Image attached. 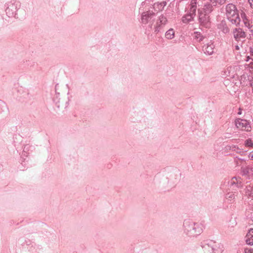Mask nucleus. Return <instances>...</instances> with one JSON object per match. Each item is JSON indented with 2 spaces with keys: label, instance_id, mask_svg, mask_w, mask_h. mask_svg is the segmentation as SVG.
Instances as JSON below:
<instances>
[{
  "label": "nucleus",
  "instance_id": "10",
  "mask_svg": "<svg viewBox=\"0 0 253 253\" xmlns=\"http://www.w3.org/2000/svg\"><path fill=\"white\" fill-rule=\"evenodd\" d=\"M233 36L236 41H239L241 39L245 38L246 34L242 29L235 28L233 30Z\"/></svg>",
  "mask_w": 253,
  "mask_h": 253
},
{
  "label": "nucleus",
  "instance_id": "3",
  "mask_svg": "<svg viewBox=\"0 0 253 253\" xmlns=\"http://www.w3.org/2000/svg\"><path fill=\"white\" fill-rule=\"evenodd\" d=\"M235 125L236 127L240 130L246 131H251L252 127L250 123L245 119H236L235 120Z\"/></svg>",
  "mask_w": 253,
  "mask_h": 253
},
{
  "label": "nucleus",
  "instance_id": "8",
  "mask_svg": "<svg viewBox=\"0 0 253 253\" xmlns=\"http://www.w3.org/2000/svg\"><path fill=\"white\" fill-rule=\"evenodd\" d=\"M229 189L230 190H236V188H239L242 187V183L240 180V178L237 177H232L231 180L229 181Z\"/></svg>",
  "mask_w": 253,
  "mask_h": 253
},
{
  "label": "nucleus",
  "instance_id": "28",
  "mask_svg": "<svg viewBox=\"0 0 253 253\" xmlns=\"http://www.w3.org/2000/svg\"><path fill=\"white\" fill-rule=\"evenodd\" d=\"M245 253H253V249L246 248L244 250Z\"/></svg>",
  "mask_w": 253,
  "mask_h": 253
},
{
  "label": "nucleus",
  "instance_id": "12",
  "mask_svg": "<svg viewBox=\"0 0 253 253\" xmlns=\"http://www.w3.org/2000/svg\"><path fill=\"white\" fill-rule=\"evenodd\" d=\"M245 241L247 245H253V228H251L245 237Z\"/></svg>",
  "mask_w": 253,
  "mask_h": 253
},
{
  "label": "nucleus",
  "instance_id": "13",
  "mask_svg": "<svg viewBox=\"0 0 253 253\" xmlns=\"http://www.w3.org/2000/svg\"><path fill=\"white\" fill-rule=\"evenodd\" d=\"M214 46L212 43L207 44L203 46V50L208 55H211L213 53Z\"/></svg>",
  "mask_w": 253,
  "mask_h": 253
},
{
  "label": "nucleus",
  "instance_id": "23",
  "mask_svg": "<svg viewBox=\"0 0 253 253\" xmlns=\"http://www.w3.org/2000/svg\"><path fill=\"white\" fill-rule=\"evenodd\" d=\"M194 37L199 42L203 41L204 39L203 36L200 33L198 32L194 33Z\"/></svg>",
  "mask_w": 253,
  "mask_h": 253
},
{
  "label": "nucleus",
  "instance_id": "4",
  "mask_svg": "<svg viewBox=\"0 0 253 253\" xmlns=\"http://www.w3.org/2000/svg\"><path fill=\"white\" fill-rule=\"evenodd\" d=\"M241 174L247 179L252 178L253 177V165L242 166L241 168Z\"/></svg>",
  "mask_w": 253,
  "mask_h": 253
},
{
  "label": "nucleus",
  "instance_id": "30",
  "mask_svg": "<svg viewBox=\"0 0 253 253\" xmlns=\"http://www.w3.org/2000/svg\"><path fill=\"white\" fill-rule=\"evenodd\" d=\"M151 0H145L144 1L142 2V5L143 6L145 4L150 3Z\"/></svg>",
  "mask_w": 253,
  "mask_h": 253
},
{
  "label": "nucleus",
  "instance_id": "31",
  "mask_svg": "<svg viewBox=\"0 0 253 253\" xmlns=\"http://www.w3.org/2000/svg\"><path fill=\"white\" fill-rule=\"evenodd\" d=\"M249 158L253 160V151L249 153Z\"/></svg>",
  "mask_w": 253,
  "mask_h": 253
},
{
  "label": "nucleus",
  "instance_id": "33",
  "mask_svg": "<svg viewBox=\"0 0 253 253\" xmlns=\"http://www.w3.org/2000/svg\"><path fill=\"white\" fill-rule=\"evenodd\" d=\"M8 10H9V8H8V7L6 9V14H7V13H8V12H7V11H8Z\"/></svg>",
  "mask_w": 253,
  "mask_h": 253
},
{
  "label": "nucleus",
  "instance_id": "24",
  "mask_svg": "<svg viewBox=\"0 0 253 253\" xmlns=\"http://www.w3.org/2000/svg\"><path fill=\"white\" fill-rule=\"evenodd\" d=\"M249 53L250 55L246 57V61H248L250 59H251L253 61V44L249 48Z\"/></svg>",
  "mask_w": 253,
  "mask_h": 253
},
{
  "label": "nucleus",
  "instance_id": "27",
  "mask_svg": "<svg viewBox=\"0 0 253 253\" xmlns=\"http://www.w3.org/2000/svg\"><path fill=\"white\" fill-rule=\"evenodd\" d=\"M152 17H141V22L144 24L148 23V21L151 19Z\"/></svg>",
  "mask_w": 253,
  "mask_h": 253
},
{
  "label": "nucleus",
  "instance_id": "18",
  "mask_svg": "<svg viewBox=\"0 0 253 253\" xmlns=\"http://www.w3.org/2000/svg\"><path fill=\"white\" fill-rule=\"evenodd\" d=\"M209 17H199V21L202 24L206 27H208L209 23Z\"/></svg>",
  "mask_w": 253,
  "mask_h": 253
},
{
  "label": "nucleus",
  "instance_id": "14",
  "mask_svg": "<svg viewBox=\"0 0 253 253\" xmlns=\"http://www.w3.org/2000/svg\"><path fill=\"white\" fill-rule=\"evenodd\" d=\"M218 29L224 34H227L229 32V29L226 25L224 20H221V22L218 24Z\"/></svg>",
  "mask_w": 253,
  "mask_h": 253
},
{
  "label": "nucleus",
  "instance_id": "7",
  "mask_svg": "<svg viewBox=\"0 0 253 253\" xmlns=\"http://www.w3.org/2000/svg\"><path fill=\"white\" fill-rule=\"evenodd\" d=\"M226 14L229 16H239V11L233 3H228L225 7Z\"/></svg>",
  "mask_w": 253,
  "mask_h": 253
},
{
  "label": "nucleus",
  "instance_id": "22",
  "mask_svg": "<svg viewBox=\"0 0 253 253\" xmlns=\"http://www.w3.org/2000/svg\"><path fill=\"white\" fill-rule=\"evenodd\" d=\"M248 78V80H249L250 84L252 87V90L253 89V77H251V79H250L249 77L247 75H243L241 76V81H242L243 79H246Z\"/></svg>",
  "mask_w": 253,
  "mask_h": 253
},
{
  "label": "nucleus",
  "instance_id": "2",
  "mask_svg": "<svg viewBox=\"0 0 253 253\" xmlns=\"http://www.w3.org/2000/svg\"><path fill=\"white\" fill-rule=\"evenodd\" d=\"M167 2L164 0H161L156 2L153 5V7L151 8H146L145 11L141 7L139 9V11L141 12V16H152L158 13L159 12L162 11L164 7L166 6Z\"/></svg>",
  "mask_w": 253,
  "mask_h": 253
},
{
  "label": "nucleus",
  "instance_id": "6",
  "mask_svg": "<svg viewBox=\"0 0 253 253\" xmlns=\"http://www.w3.org/2000/svg\"><path fill=\"white\" fill-rule=\"evenodd\" d=\"M213 6H214L211 3L207 2L204 5L203 8L198 9V13L200 15H208L213 10Z\"/></svg>",
  "mask_w": 253,
  "mask_h": 253
},
{
  "label": "nucleus",
  "instance_id": "15",
  "mask_svg": "<svg viewBox=\"0 0 253 253\" xmlns=\"http://www.w3.org/2000/svg\"><path fill=\"white\" fill-rule=\"evenodd\" d=\"M237 192L236 190L229 191L226 194L225 198L230 201H234L235 199L236 196H237Z\"/></svg>",
  "mask_w": 253,
  "mask_h": 253
},
{
  "label": "nucleus",
  "instance_id": "9",
  "mask_svg": "<svg viewBox=\"0 0 253 253\" xmlns=\"http://www.w3.org/2000/svg\"><path fill=\"white\" fill-rule=\"evenodd\" d=\"M166 17H159L155 25V32H159L167 23Z\"/></svg>",
  "mask_w": 253,
  "mask_h": 253
},
{
  "label": "nucleus",
  "instance_id": "29",
  "mask_svg": "<svg viewBox=\"0 0 253 253\" xmlns=\"http://www.w3.org/2000/svg\"><path fill=\"white\" fill-rule=\"evenodd\" d=\"M242 46V44H236L234 46V49L236 50H238L240 49V47Z\"/></svg>",
  "mask_w": 253,
  "mask_h": 253
},
{
  "label": "nucleus",
  "instance_id": "19",
  "mask_svg": "<svg viewBox=\"0 0 253 253\" xmlns=\"http://www.w3.org/2000/svg\"><path fill=\"white\" fill-rule=\"evenodd\" d=\"M214 6H219L225 3L227 0H209Z\"/></svg>",
  "mask_w": 253,
  "mask_h": 253
},
{
  "label": "nucleus",
  "instance_id": "20",
  "mask_svg": "<svg viewBox=\"0 0 253 253\" xmlns=\"http://www.w3.org/2000/svg\"><path fill=\"white\" fill-rule=\"evenodd\" d=\"M166 38L168 39L171 40L174 37V31L173 29H170L166 32L165 35Z\"/></svg>",
  "mask_w": 253,
  "mask_h": 253
},
{
  "label": "nucleus",
  "instance_id": "32",
  "mask_svg": "<svg viewBox=\"0 0 253 253\" xmlns=\"http://www.w3.org/2000/svg\"><path fill=\"white\" fill-rule=\"evenodd\" d=\"M241 114H242V110L240 108H239V112H238V114L241 115Z\"/></svg>",
  "mask_w": 253,
  "mask_h": 253
},
{
  "label": "nucleus",
  "instance_id": "16",
  "mask_svg": "<svg viewBox=\"0 0 253 253\" xmlns=\"http://www.w3.org/2000/svg\"><path fill=\"white\" fill-rule=\"evenodd\" d=\"M245 193L247 196L250 197H253V182L246 186Z\"/></svg>",
  "mask_w": 253,
  "mask_h": 253
},
{
  "label": "nucleus",
  "instance_id": "11",
  "mask_svg": "<svg viewBox=\"0 0 253 253\" xmlns=\"http://www.w3.org/2000/svg\"><path fill=\"white\" fill-rule=\"evenodd\" d=\"M197 0H191L190 4L189 13L184 16L195 15L197 9Z\"/></svg>",
  "mask_w": 253,
  "mask_h": 253
},
{
  "label": "nucleus",
  "instance_id": "25",
  "mask_svg": "<svg viewBox=\"0 0 253 253\" xmlns=\"http://www.w3.org/2000/svg\"><path fill=\"white\" fill-rule=\"evenodd\" d=\"M246 147L253 148V142L251 138H248L245 142Z\"/></svg>",
  "mask_w": 253,
  "mask_h": 253
},
{
  "label": "nucleus",
  "instance_id": "26",
  "mask_svg": "<svg viewBox=\"0 0 253 253\" xmlns=\"http://www.w3.org/2000/svg\"><path fill=\"white\" fill-rule=\"evenodd\" d=\"M193 20V17H190L189 18H187V17H182V21L183 23H188L190 21Z\"/></svg>",
  "mask_w": 253,
  "mask_h": 253
},
{
  "label": "nucleus",
  "instance_id": "17",
  "mask_svg": "<svg viewBox=\"0 0 253 253\" xmlns=\"http://www.w3.org/2000/svg\"><path fill=\"white\" fill-rule=\"evenodd\" d=\"M227 19L231 22L232 24L236 26L239 25L241 21L240 17H227Z\"/></svg>",
  "mask_w": 253,
  "mask_h": 253
},
{
  "label": "nucleus",
  "instance_id": "21",
  "mask_svg": "<svg viewBox=\"0 0 253 253\" xmlns=\"http://www.w3.org/2000/svg\"><path fill=\"white\" fill-rule=\"evenodd\" d=\"M223 246L219 244H216V246L215 247V250H213L212 253H221L223 250Z\"/></svg>",
  "mask_w": 253,
  "mask_h": 253
},
{
  "label": "nucleus",
  "instance_id": "5",
  "mask_svg": "<svg viewBox=\"0 0 253 253\" xmlns=\"http://www.w3.org/2000/svg\"><path fill=\"white\" fill-rule=\"evenodd\" d=\"M216 246V243L211 240H207L202 243L201 247L206 253H211L215 250V247Z\"/></svg>",
  "mask_w": 253,
  "mask_h": 253
},
{
  "label": "nucleus",
  "instance_id": "1",
  "mask_svg": "<svg viewBox=\"0 0 253 253\" xmlns=\"http://www.w3.org/2000/svg\"><path fill=\"white\" fill-rule=\"evenodd\" d=\"M184 232L189 236H196L203 231V225L190 220H185L183 223Z\"/></svg>",
  "mask_w": 253,
  "mask_h": 253
},
{
  "label": "nucleus",
  "instance_id": "34",
  "mask_svg": "<svg viewBox=\"0 0 253 253\" xmlns=\"http://www.w3.org/2000/svg\"><path fill=\"white\" fill-rule=\"evenodd\" d=\"M251 68H252V69L253 70V64L252 65V66H251Z\"/></svg>",
  "mask_w": 253,
  "mask_h": 253
}]
</instances>
